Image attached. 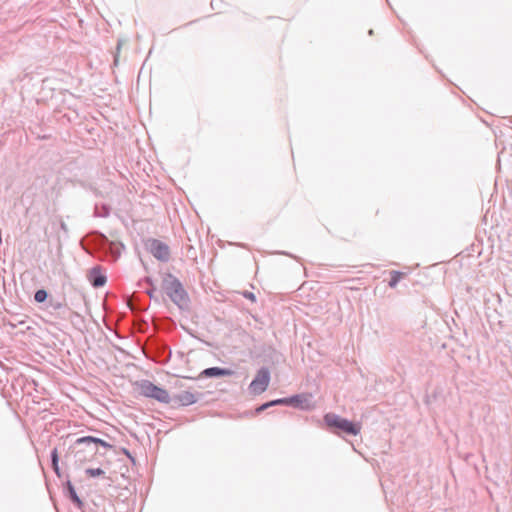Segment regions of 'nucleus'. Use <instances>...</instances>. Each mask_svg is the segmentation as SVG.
<instances>
[{
  "label": "nucleus",
  "mask_w": 512,
  "mask_h": 512,
  "mask_svg": "<svg viewBox=\"0 0 512 512\" xmlns=\"http://www.w3.org/2000/svg\"><path fill=\"white\" fill-rule=\"evenodd\" d=\"M91 244L100 260L112 263L116 262L125 250V245L121 241L110 240L98 230L91 233Z\"/></svg>",
  "instance_id": "1"
},
{
  "label": "nucleus",
  "mask_w": 512,
  "mask_h": 512,
  "mask_svg": "<svg viewBox=\"0 0 512 512\" xmlns=\"http://www.w3.org/2000/svg\"><path fill=\"white\" fill-rule=\"evenodd\" d=\"M161 288L170 301L181 311H188L190 308V297L183 283L172 273L163 275Z\"/></svg>",
  "instance_id": "2"
},
{
  "label": "nucleus",
  "mask_w": 512,
  "mask_h": 512,
  "mask_svg": "<svg viewBox=\"0 0 512 512\" xmlns=\"http://www.w3.org/2000/svg\"><path fill=\"white\" fill-rule=\"evenodd\" d=\"M310 397H311V395H309V394L298 393V394H293V395L283 397V398L273 399V400H270V401H267V402H264V403L258 405L255 408L254 413L256 415H258V414L264 412L265 410H267L271 407H274V406H278V407L287 406V407H293V408H296V409H299L302 411H309L312 408V404L309 399Z\"/></svg>",
  "instance_id": "3"
},
{
  "label": "nucleus",
  "mask_w": 512,
  "mask_h": 512,
  "mask_svg": "<svg viewBox=\"0 0 512 512\" xmlns=\"http://www.w3.org/2000/svg\"><path fill=\"white\" fill-rule=\"evenodd\" d=\"M323 423L327 430L337 435H352V420L341 417L338 414L328 412L323 416Z\"/></svg>",
  "instance_id": "4"
},
{
  "label": "nucleus",
  "mask_w": 512,
  "mask_h": 512,
  "mask_svg": "<svg viewBox=\"0 0 512 512\" xmlns=\"http://www.w3.org/2000/svg\"><path fill=\"white\" fill-rule=\"evenodd\" d=\"M271 380L270 369L266 366H262L256 372V375L250 382L248 390L252 395H260L264 393L269 387Z\"/></svg>",
  "instance_id": "5"
},
{
  "label": "nucleus",
  "mask_w": 512,
  "mask_h": 512,
  "mask_svg": "<svg viewBox=\"0 0 512 512\" xmlns=\"http://www.w3.org/2000/svg\"><path fill=\"white\" fill-rule=\"evenodd\" d=\"M145 249L160 262L167 263L170 260L169 245L159 239L148 238L145 241Z\"/></svg>",
  "instance_id": "6"
},
{
  "label": "nucleus",
  "mask_w": 512,
  "mask_h": 512,
  "mask_svg": "<svg viewBox=\"0 0 512 512\" xmlns=\"http://www.w3.org/2000/svg\"><path fill=\"white\" fill-rule=\"evenodd\" d=\"M60 487L63 496L67 500H69L74 505V507L79 509L81 512H86V505L84 501L81 499V497L78 495L77 490L72 481L70 480L69 475L65 476V479L62 480V483H60Z\"/></svg>",
  "instance_id": "7"
},
{
  "label": "nucleus",
  "mask_w": 512,
  "mask_h": 512,
  "mask_svg": "<svg viewBox=\"0 0 512 512\" xmlns=\"http://www.w3.org/2000/svg\"><path fill=\"white\" fill-rule=\"evenodd\" d=\"M203 397L204 393L201 392L182 391L172 397V402L176 403L177 407H188L197 403Z\"/></svg>",
  "instance_id": "8"
},
{
  "label": "nucleus",
  "mask_w": 512,
  "mask_h": 512,
  "mask_svg": "<svg viewBox=\"0 0 512 512\" xmlns=\"http://www.w3.org/2000/svg\"><path fill=\"white\" fill-rule=\"evenodd\" d=\"M88 281L93 288H102L107 283V275L101 266H93L87 275Z\"/></svg>",
  "instance_id": "9"
},
{
  "label": "nucleus",
  "mask_w": 512,
  "mask_h": 512,
  "mask_svg": "<svg viewBox=\"0 0 512 512\" xmlns=\"http://www.w3.org/2000/svg\"><path fill=\"white\" fill-rule=\"evenodd\" d=\"M234 374H235V371L232 370L231 368L213 366V367H208V368L203 369L200 372L198 379L223 378V377L233 376Z\"/></svg>",
  "instance_id": "10"
},
{
  "label": "nucleus",
  "mask_w": 512,
  "mask_h": 512,
  "mask_svg": "<svg viewBox=\"0 0 512 512\" xmlns=\"http://www.w3.org/2000/svg\"><path fill=\"white\" fill-rule=\"evenodd\" d=\"M135 385L140 396L150 399L154 396L156 390L159 388V385L147 379L137 381Z\"/></svg>",
  "instance_id": "11"
},
{
  "label": "nucleus",
  "mask_w": 512,
  "mask_h": 512,
  "mask_svg": "<svg viewBox=\"0 0 512 512\" xmlns=\"http://www.w3.org/2000/svg\"><path fill=\"white\" fill-rule=\"evenodd\" d=\"M50 462H51V468H52L53 472L57 476L59 482L62 483V480H64L65 476L68 475V474L63 472L61 467H60V464H59L60 456H59L57 448H54L50 452Z\"/></svg>",
  "instance_id": "12"
},
{
  "label": "nucleus",
  "mask_w": 512,
  "mask_h": 512,
  "mask_svg": "<svg viewBox=\"0 0 512 512\" xmlns=\"http://www.w3.org/2000/svg\"><path fill=\"white\" fill-rule=\"evenodd\" d=\"M143 281L149 286L146 290H145V293L149 296L150 300L156 302V303H160L161 301V295H158L157 294V287L154 283V280L152 279V277L150 276H145L143 278Z\"/></svg>",
  "instance_id": "13"
},
{
  "label": "nucleus",
  "mask_w": 512,
  "mask_h": 512,
  "mask_svg": "<svg viewBox=\"0 0 512 512\" xmlns=\"http://www.w3.org/2000/svg\"><path fill=\"white\" fill-rule=\"evenodd\" d=\"M262 355L265 361H271L272 363H279L281 354L271 345L265 346L262 349Z\"/></svg>",
  "instance_id": "14"
},
{
  "label": "nucleus",
  "mask_w": 512,
  "mask_h": 512,
  "mask_svg": "<svg viewBox=\"0 0 512 512\" xmlns=\"http://www.w3.org/2000/svg\"><path fill=\"white\" fill-rule=\"evenodd\" d=\"M96 439L97 437L91 435L79 437L74 440L73 444L70 446L69 449L80 445H85L87 448H89V451L91 452V449L95 447Z\"/></svg>",
  "instance_id": "15"
},
{
  "label": "nucleus",
  "mask_w": 512,
  "mask_h": 512,
  "mask_svg": "<svg viewBox=\"0 0 512 512\" xmlns=\"http://www.w3.org/2000/svg\"><path fill=\"white\" fill-rule=\"evenodd\" d=\"M151 399L156 400L161 404H170L172 402V397L170 396L168 390L162 386H159Z\"/></svg>",
  "instance_id": "16"
},
{
  "label": "nucleus",
  "mask_w": 512,
  "mask_h": 512,
  "mask_svg": "<svg viewBox=\"0 0 512 512\" xmlns=\"http://www.w3.org/2000/svg\"><path fill=\"white\" fill-rule=\"evenodd\" d=\"M110 213H111L110 205H108L106 203H102V204L96 203L95 204L94 213H93L94 217L107 218V217H109Z\"/></svg>",
  "instance_id": "17"
},
{
  "label": "nucleus",
  "mask_w": 512,
  "mask_h": 512,
  "mask_svg": "<svg viewBox=\"0 0 512 512\" xmlns=\"http://www.w3.org/2000/svg\"><path fill=\"white\" fill-rule=\"evenodd\" d=\"M51 295L45 288H40L34 293V301L38 304H48Z\"/></svg>",
  "instance_id": "18"
},
{
  "label": "nucleus",
  "mask_w": 512,
  "mask_h": 512,
  "mask_svg": "<svg viewBox=\"0 0 512 512\" xmlns=\"http://www.w3.org/2000/svg\"><path fill=\"white\" fill-rule=\"evenodd\" d=\"M74 183L79 185L83 189L92 192L96 197L101 196L100 190L92 183H88L83 180H76V181H74Z\"/></svg>",
  "instance_id": "19"
},
{
  "label": "nucleus",
  "mask_w": 512,
  "mask_h": 512,
  "mask_svg": "<svg viewBox=\"0 0 512 512\" xmlns=\"http://www.w3.org/2000/svg\"><path fill=\"white\" fill-rule=\"evenodd\" d=\"M404 276H405V273L396 271V270H392L390 272V280L388 282L389 287L395 288Z\"/></svg>",
  "instance_id": "20"
},
{
  "label": "nucleus",
  "mask_w": 512,
  "mask_h": 512,
  "mask_svg": "<svg viewBox=\"0 0 512 512\" xmlns=\"http://www.w3.org/2000/svg\"><path fill=\"white\" fill-rule=\"evenodd\" d=\"M85 474L88 477L96 478V477L105 475V471L102 468H100V467H97V468H86L85 469Z\"/></svg>",
  "instance_id": "21"
},
{
  "label": "nucleus",
  "mask_w": 512,
  "mask_h": 512,
  "mask_svg": "<svg viewBox=\"0 0 512 512\" xmlns=\"http://www.w3.org/2000/svg\"><path fill=\"white\" fill-rule=\"evenodd\" d=\"M98 446H101V447H103L105 449H112L113 448V445H111L107 441L97 437L96 442H95V447L91 449V453L92 454H96L97 453V451H98L97 447Z\"/></svg>",
  "instance_id": "22"
},
{
  "label": "nucleus",
  "mask_w": 512,
  "mask_h": 512,
  "mask_svg": "<svg viewBox=\"0 0 512 512\" xmlns=\"http://www.w3.org/2000/svg\"><path fill=\"white\" fill-rule=\"evenodd\" d=\"M65 306L64 303H62L61 301H57V300H54L52 298V296L50 297L49 299V302L48 304L46 305V307L48 308H52L53 310H60L62 309L63 307Z\"/></svg>",
  "instance_id": "23"
},
{
  "label": "nucleus",
  "mask_w": 512,
  "mask_h": 512,
  "mask_svg": "<svg viewBox=\"0 0 512 512\" xmlns=\"http://www.w3.org/2000/svg\"><path fill=\"white\" fill-rule=\"evenodd\" d=\"M241 295L245 298V299H248L250 300L251 302H256L257 298H256V295L251 292V291H248V290H244Z\"/></svg>",
  "instance_id": "24"
},
{
  "label": "nucleus",
  "mask_w": 512,
  "mask_h": 512,
  "mask_svg": "<svg viewBox=\"0 0 512 512\" xmlns=\"http://www.w3.org/2000/svg\"><path fill=\"white\" fill-rule=\"evenodd\" d=\"M121 452L127 456L129 459H131L132 461H134V457L132 456L131 452L129 449L125 448V447H122L121 448Z\"/></svg>",
  "instance_id": "25"
},
{
  "label": "nucleus",
  "mask_w": 512,
  "mask_h": 512,
  "mask_svg": "<svg viewBox=\"0 0 512 512\" xmlns=\"http://www.w3.org/2000/svg\"><path fill=\"white\" fill-rule=\"evenodd\" d=\"M360 429V424L354 421V436H356L360 432Z\"/></svg>",
  "instance_id": "26"
},
{
  "label": "nucleus",
  "mask_w": 512,
  "mask_h": 512,
  "mask_svg": "<svg viewBox=\"0 0 512 512\" xmlns=\"http://www.w3.org/2000/svg\"><path fill=\"white\" fill-rule=\"evenodd\" d=\"M61 229L67 231V225L64 222H61Z\"/></svg>",
  "instance_id": "27"
},
{
  "label": "nucleus",
  "mask_w": 512,
  "mask_h": 512,
  "mask_svg": "<svg viewBox=\"0 0 512 512\" xmlns=\"http://www.w3.org/2000/svg\"><path fill=\"white\" fill-rule=\"evenodd\" d=\"M165 348H166V349H167V351H168V359H170V357H171V349H170V347H168V346H165Z\"/></svg>",
  "instance_id": "28"
},
{
  "label": "nucleus",
  "mask_w": 512,
  "mask_h": 512,
  "mask_svg": "<svg viewBox=\"0 0 512 512\" xmlns=\"http://www.w3.org/2000/svg\"><path fill=\"white\" fill-rule=\"evenodd\" d=\"M114 64H118V57L117 56H115V58H114Z\"/></svg>",
  "instance_id": "29"
},
{
  "label": "nucleus",
  "mask_w": 512,
  "mask_h": 512,
  "mask_svg": "<svg viewBox=\"0 0 512 512\" xmlns=\"http://www.w3.org/2000/svg\"><path fill=\"white\" fill-rule=\"evenodd\" d=\"M120 45H121V41L119 40L118 43H117V49L119 50L120 48Z\"/></svg>",
  "instance_id": "30"
},
{
  "label": "nucleus",
  "mask_w": 512,
  "mask_h": 512,
  "mask_svg": "<svg viewBox=\"0 0 512 512\" xmlns=\"http://www.w3.org/2000/svg\"><path fill=\"white\" fill-rule=\"evenodd\" d=\"M145 68L144 65H141V68H140V73L143 71V69Z\"/></svg>",
  "instance_id": "31"
},
{
  "label": "nucleus",
  "mask_w": 512,
  "mask_h": 512,
  "mask_svg": "<svg viewBox=\"0 0 512 512\" xmlns=\"http://www.w3.org/2000/svg\"><path fill=\"white\" fill-rule=\"evenodd\" d=\"M369 35H373V30L370 29L369 32H368Z\"/></svg>",
  "instance_id": "32"
},
{
  "label": "nucleus",
  "mask_w": 512,
  "mask_h": 512,
  "mask_svg": "<svg viewBox=\"0 0 512 512\" xmlns=\"http://www.w3.org/2000/svg\"><path fill=\"white\" fill-rule=\"evenodd\" d=\"M281 254L288 255L287 252H282ZM289 256H290V254H289ZM291 257H293V256L291 255Z\"/></svg>",
  "instance_id": "33"
}]
</instances>
